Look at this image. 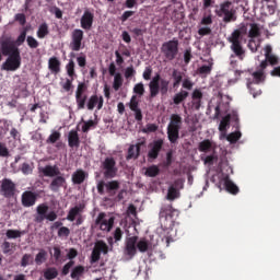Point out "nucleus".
I'll return each instance as SVG.
<instances>
[{
	"label": "nucleus",
	"mask_w": 280,
	"mask_h": 280,
	"mask_svg": "<svg viewBox=\"0 0 280 280\" xmlns=\"http://www.w3.org/2000/svg\"><path fill=\"white\" fill-rule=\"evenodd\" d=\"M3 56H8L5 61L1 65V71H16L21 69V49L12 37H4L0 39V62Z\"/></svg>",
	"instance_id": "1"
},
{
	"label": "nucleus",
	"mask_w": 280,
	"mask_h": 280,
	"mask_svg": "<svg viewBox=\"0 0 280 280\" xmlns=\"http://www.w3.org/2000/svg\"><path fill=\"white\" fill-rule=\"evenodd\" d=\"M180 128H183V117L178 114L171 115V120L166 128V135L170 143H177L180 139Z\"/></svg>",
	"instance_id": "2"
},
{
	"label": "nucleus",
	"mask_w": 280,
	"mask_h": 280,
	"mask_svg": "<svg viewBox=\"0 0 280 280\" xmlns=\"http://www.w3.org/2000/svg\"><path fill=\"white\" fill-rule=\"evenodd\" d=\"M242 36H244V30L237 28L228 39L229 43H231L230 49L238 60H244V58H246V50L244 49V46H242Z\"/></svg>",
	"instance_id": "3"
},
{
	"label": "nucleus",
	"mask_w": 280,
	"mask_h": 280,
	"mask_svg": "<svg viewBox=\"0 0 280 280\" xmlns=\"http://www.w3.org/2000/svg\"><path fill=\"white\" fill-rule=\"evenodd\" d=\"M178 46L179 42L176 37L162 44L161 54L164 56L166 62H172V60H176V58H178Z\"/></svg>",
	"instance_id": "4"
},
{
	"label": "nucleus",
	"mask_w": 280,
	"mask_h": 280,
	"mask_svg": "<svg viewBox=\"0 0 280 280\" xmlns=\"http://www.w3.org/2000/svg\"><path fill=\"white\" fill-rule=\"evenodd\" d=\"M219 16H223L224 23H233V21L237 20L235 16V8H233V2L224 1L220 4V9L215 11Z\"/></svg>",
	"instance_id": "5"
},
{
	"label": "nucleus",
	"mask_w": 280,
	"mask_h": 280,
	"mask_svg": "<svg viewBox=\"0 0 280 280\" xmlns=\"http://www.w3.org/2000/svg\"><path fill=\"white\" fill-rule=\"evenodd\" d=\"M49 211V206L47 203H40L36 208V217H35V222L40 223L45 222V220H48L49 222H56L58 220V214L56 211Z\"/></svg>",
	"instance_id": "6"
},
{
	"label": "nucleus",
	"mask_w": 280,
	"mask_h": 280,
	"mask_svg": "<svg viewBox=\"0 0 280 280\" xmlns=\"http://www.w3.org/2000/svg\"><path fill=\"white\" fill-rule=\"evenodd\" d=\"M101 168L103 170L104 178H115L117 176V172H119L117 168V161H115V158L113 156L105 158L101 163Z\"/></svg>",
	"instance_id": "7"
},
{
	"label": "nucleus",
	"mask_w": 280,
	"mask_h": 280,
	"mask_svg": "<svg viewBox=\"0 0 280 280\" xmlns=\"http://www.w3.org/2000/svg\"><path fill=\"white\" fill-rule=\"evenodd\" d=\"M120 187L119 180H110V182H104L101 180L97 183L96 189L100 196H104L105 191L104 188L106 189V194L108 196L113 197L117 194L118 189Z\"/></svg>",
	"instance_id": "8"
},
{
	"label": "nucleus",
	"mask_w": 280,
	"mask_h": 280,
	"mask_svg": "<svg viewBox=\"0 0 280 280\" xmlns=\"http://www.w3.org/2000/svg\"><path fill=\"white\" fill-rule=\"evenodd\" d=\"M95 226H100V230L105 233H110L115 226V217L106 219V212H101L95 219Z\"/></svg>",
	"instance_id": "9"
},
{
	"label": "nucleus",
	"mask_w": 280,
	"mask_h": 280,
	"mask_svg": "<svg viewBox=\"0 0 280 280\" xmlns=\"http://www.w3.org/2000/svg\"><path fill=\"white\" fill-rule=\"evenodd\" d=\"M254 81L247 84L249 92L253 97H257V95H261V89H259L260 82H264L266 77L264 75V70H258L253 73Z\"/></svg>",
	"instance_id": "10"
},
{
	"label": "nucleus",
	"mask_w": 280,
	"mask_h": 280,
	"mask_svg": "<svg viewBox=\"0 0 280 280\" xmlns=\"http://www.w3.org/2000/svg\"><path fill=\"white\" fill-rule=\"evenodd\" d=\"M178 218V210L172 205H164L160 210V220L168 222V226H174V221Z\"/></svg>",
	"instance_id": "11"
},
{
	"label": "nucleus",
	"mask_w": 280,
	"mask_h": 280,
	"mask_svg": "<svg viewBox=\"0 0 280 280\" xmlns=\"http://www.w3.org/2000/svg\"><path fill=\"white\" fill-rule=\"evenodd\" d=\"M103 255H108V245L104 241H97L91 254V264H97Z\"/></svg>",
	"instance_id": "12"
},
{
	"label": "nucleus",
	"mask_w": 280,
	"mask_h": 280,
	"mask_svg": "<svg viewBox=\"0 0 280 280\" xmlns=\"http://www.w3.org/2000/svg\"><path fill=\"white\" fill-rule=\"evenodd\" d=\"M82 40H84V31L75 28L71 34V42L69 45L71 51H80V49H84Z\"/></svg>",
	"instance_id": "13"
},
{
	"label": "nucleus",
	"mask_w": 280,
	"mask_h": 280,
	"mask_svg": "<svg viewBox=\"0 0 280 280\" xmlns=\"http://www.w3.org/2000/svg\"><path fill=\"white\" fill-rule=\"evenodd\" d=\"M0 194L4 198H13L16 194V184L10 178H3L0 186Z\"/></svg>",
	"instance_id": "14"
},
{
	"label": "nucleus",
	"mask_w": 280,
	"mask_h": 280,
	"mask_svg": "<svg viewBox=\"0 0 280 280\" xmlns=\"http://www.w3.org/2000/svg\"><path fill=\"white\" fill-rule=\"evenodd\" d=\"M163 150V139L154 140L149 144L148 159L149 161H155L159 159V154Z\"/></svg>",
	"instance_id": "15"
},
{
	"label": "nucleus",
	"mask_w": 280,
	"mask_h": 280,
	"mask_svg": "<svg viewBox=\"0 0 280 280\" xmlns=\"http://www.w3.org/2000/svg\"><path fill=\"white\" fill-rule=\"evenodd\" d=\"M137 242H139V236H130L126 238L125 242V255L132 259L137 255Z\"/></svg>",
	"instance_id": "16"
},
{
	"label": "nucleus",
	"mask_w": 280,
	"mask_h": 280,
	"mask_svg": "<svg viewBox=\"0 0 280 280\" xmlns=\"http://www.w3.org/2000/svg\"><path fill=\"white\" fill-rule=\"evenodd\" d=\"M95 106H97V110H102L104 108V97L97 94H93L90 96L86 103L88 110H94Z\"/></svg>",
	"instance_id": "17"
},
{
	"label": "nucleus",
	"mask_w": 280,
	"mask_h": 280,
	"mask_svg": "<svg viewBox=\"0 0 280 280\" xmlns=\"http://www.w3.org/2000/svg\"><path fill=\"white\" fill-rule=\"evenodd\" d=\"M38 199V195L32 190H25L22 194V205L24 207H34L36 205V200Z\"/></svg>",
	"instance_id": "18"
},
{
	"label": "nucleus",
	"mask_w": 280,
	"mask_h": 280,
	"mask_svg": "<svg viewBox=\"0 0 280 280\" xmlns=\"http://www.w3.org/2000/svg\"><path fill=\"white\" fill-rule=\"evenodd\" d=\"M67 185V178L62 175H57L55 178H52L51 183L49 184L50 191H54L55 194H58L60 191V188L65 187Z\"/></svg>",
	"instance_id": "19"
},
{
	"label": "nucleus",
	"mask_w": 280,
	"mask_h": 280,
	"mask_svg": "<svg viewBox=\"0 0 280 280\" xmlns=\"http://www.w3.org/2000/svg\"><path fill=\"white\" fill-rule=\"evenodd\" d=\"M94 19H95V15L91 11L85 10L81 18L82 30H91V27H93Z\"/></svg>",
	"instance_id": "20"
},
{
	"label": "nucleus",
	"mask_w": 280,
	"mask_h": 280,
	"mask_svg": "<svg viewBox=\"0 0 280 280\" xmlns=\"http://www.w3.org/2000/svg\"><path fill=\"white\" fill-rule=\"evenodd\" d=\"M161 74H156L152 78V80L149 83V91H150V97L154 98L156 95H159V84L161 82Z\"/></svg>",
	"instance_id": "21"
},
{
	"label": "nucleus",
	"mask_w": 280,
	"mask_h": 280,
	"mask_svg": "<svg viewBox=\"0 0 280 280\" xmlns=\"http://www.w3.org/2000/svg\"><path fill=\"white\" fill-rule=\"evenodd\" d=\"M39 172L44 174V176H48L49 178H55L56 176H60V168L57 165H46L45 167L39 168Z\"/></svg>",
	"instance_id": "22"
},
{
	"label": "nucleus",
	"mask_w": 280,
	"mask_h": 280,
	"mask_svg": "<svg viewBox=\"0 0 280 280\" xmlns=\"http://www.w3.org/2000/svg\"><path fill=\"white\" fill-rule=\"evenodd\" d=\"M191 100L192 108L195 110H200V106H202V91H200L199 89L194 90L191 94Z\"/></svg>",
	"instance_id": "23"
},
{
	"label": "nucleus",
	"mask_w": 280,
	"mask_h": 280,
	"mask_svg": "<svg viewBox=\"0 0 280 280\" xmlns=\"http://www.w3.org/2000/svg\"><path fill=\"white\" fill-rule=\"evenodd\" d=\"M261 4V10L265 14H275L277 7L272 3V0H257Z\"/></svg>",
	"instance_id": "24"
},
{
	"label": "nucleus",
	"mask_w": 280,
	"mask_h": 280,
	"mask_svg": "<svg viewBox=\"0 0 280 280\" xmlns=\"http://www.w3.org/2000/svg\"><path fill=\"white\" fill-rule=\"evenodd\" d=\"M68 145L69 148H80V135L78 130H70L68 133Z\"/></svg>",
	"instance_id": "25"
},
{
	"label": "nucleus",
	"mask_w": 280,
	"mask_h": 280,
	"mask_svg": "<svg viewBox=\"0 0 280 280\" xmlns=\"http://www.w3.org/2000/svg\"><path fill=\"white\" fill-rule=\"evenodd\" d=\"M88 176H89V174H86V172H84V170H82V168L77 170L72 174L73 185H82V183H84V180H86Z\"/></svg>",
	"instance_id": "26"
},
{
	"label": "nucleus",
	"mask_w": 280,
	"mask_h": 280,
	"mask_svg": "<svg viewBox=\"0 0 280 280\" xmlns=\"http://www.w3.org/2000/svg\"><path fill=\"white\" fill-rule=\"evenodd\" d=\"M61 62L58 57H50L48 60V69L54 75H58L60 72Z\"/></svg>",
	"instance_id": "27"
},
{
	"label": "nucleus",
	"mask_w": 280,
	"mask_h": 280,
	"mask_svg": "<svg viewBox=\"0 0 280 280\" xmlns=\"http://www.w3.org/2000/svg\"><path fill=\"white\" fill-rule=\"evenodd\" d=\"M198 150L199 152H203L205 154H207L208 152H211V150L215 152V144H213L211 140L205 139L201 142H199Z\"/></svg>",
	"instance_id": "28"
},
{
	"label": "nucleus",
	"mask_w": 280,
	"mask_h": 280,
	"mask_svg": "<svg viewBox=\"0 0 280 280\" xmlns=\"http://www.w3.org/2000/svg\"><path fill=\"white\" fill-rule=\"evenodd\" d=\"M86 272V268L82 265H78L72 268L70 277L73 280H80L84 277V273Z\"/></svg>",
	"instance_id": "29"
},
{
	"label": "nucleus",
	"mask_w": 280,
	"mask_h": 280,
	"mask_svg": "<svg viewBox=\"0 0 280 280\" xmlns=\"http://www.w3.org/2000/svg\"><path fill=\"white\" fill-rule=\"evenodd\" d=\"M224 186L229 194H232L233 196H237V194H240V187H237V185H235L233 180L225 178Z\"/></svg>",
	"instance_id": "30"
},
{
	"label": "nucleus",
	"mask_w": 280,
	"mask_h": 280,
	"mask_svg": "<svg viewBox=\"0 0 280 280\" xmlns=\"http://www.w3.org/2000/svg\"><path fill=\"white\" fill-rule=\"evenodd\" d=\"M141 156V151L137 149L135 144H130L127 151V161H131V159H139Z\"/></svg>",
	"instance_id": "31"
},
{
	"label": "nucleus",
	"mask_w": 280,
	"mask_h": 280,
	"mask_svg": "<svg viewBox=\"0 0 280 280\" xmlns=\"http://www.w3.org/2000/svg\"><path fill=\"white\" fill-rule=\"evenodd\" d=\"M88 100H89V95L86 94L75 95V103H77L78 110H84L86 108Z\"/></svg>",
	"instance_id": "32"
},
{
	"label": "nucleus",
	"mask_w": 280,
	"mask_h": 280,
	"mask_svg": "<svg viewBox=\"0 0 280 280\" xmlns=\"http://www.w3.org/2000/svg\"><path fill=\"white\" fill-rule=\"evenodd\" d=\"M226 139L230 143H235L238 139H242L241 131H234L226 136V133H222L220 139Z\"/></svg>",
	"instance_id": "33"
},
{
	"label": "nucleus",
	"mask_w": 280,
	"mask_h": 280,
	"mask_svg": "<svg viewBox=\"0 0 280 280\" xmlns=\"http://www.w3.org/2000/svg\"><path fill=\"white\" fill-rule=\"evenodd\" d=\"M150 241H148L147 238H140L139 241H137V248L139 253H148V250H150Z\"/></svg>",
	"instance_id": "34"
},
{
	"label": "nucleus",
	"mask_w": 280,
	"mask_h": 280,
	"mask_svg": "<svg viewBox=\"0 0 280 280\" xmlns=\"http://www.w3.org/2000/svg\"><path fill=\"white\" fill-rule=\"evenodd\" d=\"M172 78L174 80L173 89H178V86H180V82H183V72L174 69L172 72Z\"/></svg>",
	"instance_id": "35"
},
{
	"label": "nucleus",
	"mask_w": 280,
	"mask_h": 280,
	"mask_svg": "<svg viewBox=\"0 0 280 280\" xmlns=\"http://www.w3.org/2000/svg\"><path fill=\"white\" fill-rule=\"evenodd\" d=\"M188 97H189V92L180 91L177 94H175V96L173 97V102L174 104H176V106H178V104H183V102H185V100H187Z\"/></svg>",
	"instance_id": "36"
},
{
	"label": "nucleus",
	"mask_w": 280,
	"mask_h": 280,
	"mask_svg": "<svg viewBox=\"0 0 280 280\" xmlns=\"http://www.w3.org/2000/svg\"><path fill=\"white\" fill-rule=\"evenodd\" d=\"M66 71L70 79L75 80V61H73V59H70L66 65Z\"/></svg>",
	"instance_id": "37"
},
{
	"label": "nucleus",
	"mask_w": 280,
	"mask_h": 280,
	"mask_svg": "<svg viewBox=\"0 0 280 280\" xmlns=\"http://www.w3.org/2000/svg\"><path fill=\"white\" fill-rule=\"evenodd\" d=\"M49 36V25L47 23H42L37 30V38H45Z\"/></svg>",
	"instance_id": "38"
},
{
	"label": "nucleus",
	"mask_w": 280,
	"mask_h": 280,
	"mask_svg": "<svg viewBox=\"0 0 280 280\" xmlns=\"http://www.w3.org/2000/svg\"><path fill=\"white\" fill-rule=\"evenodd\" d=\"M161 174V168H159L156 165H151L145 168L144 175H147L149 178H156Z\"/></svg>",
	"instance_id": "39"
},
{
	"label": "nucleus",
	"mask_w": 280,
	"mask_h": 280,
	"mask_svg": "<svg viewBox=\"0 0 280 280\" xmlns=\"http://www.w3.org/2000/svg\"><path fill=\"white\" fill-rule=\"evenodd\" d=\"M229 126H231V114H228L221 119L219 125L220 132L226 133V128H229Z\"/></svg>",
	"instance_id": "40"
},
{
	"label": "nucleus",
	"mask_w": 280,
	"mask_h": 280,
	"mask_svg": "<svg viewBox=\"0 0 280 280\" xmlns=\"http://www.w3.org/2000/svg\"><path fill=\"white\" fill-rule=\"evenodd\" d=\"M8 240H19L22 235H25V231H19V230H8L5 232Z\"/></svg>",
	"instance_id": "41"
},
{
	"label": "nucleus",
	"mask_w": 280,
	"mask_h": 280,
	"mask_svg": "<svg viewBox=\"0 0 280 280\" xmlns=\"http://www.w3.org/2000/svg\"><path fill=\"white\" fill-rule=\"evenodd\" d=\"M47 261V252L45 249H40L39 253L35 256V264L37 266H43Z\"/></svg>",
	"instance_id": "42"
},
{
	"label": "nucleus",
	"mask_w": 280,
	"mask_h": 280,
	"mask_svg": "<svg viewBox=\"0 0 280 280\" xmlns=\"http://www.w3.org/2000/svg\"><path fill=\"white\" fill-rule=\"evenodd\" d=\"M44 277L47 280H52L58 277V269L56 267H49L44 271Z\"/></svg>",
	"instance_id": "43"
},
{
	"label": "nucleus",
	"mask_w": 280,
	"mask_h": 280,
	"mask_svg": "<svg viewBox=\"0 0 280 280\" xmlns=\"http://www.w3.org/2000/svg\"><path fill=\"white\" fill-rule=\"evenodd\" d=\"M170 91V81L165 79H161L159 83V93L161 95H167V92Z\"/></svg>",
	"instance_id": "44"
},
{
	"label": "nucleus",
	"mask_w": 280,
	"mask_h": 280,
	"mask_svg": "<svg viewBox=\"0 0 280 280\" xmlns=\"http://www.w3.org/2000/svg\"><path fill=\"white\" fill-rule=\"evenodd\" d=\"M81 211H82V209H80V207H78V206L73 207L68 212L67 220H69V222H74L75 218H78V215H80Z\"/></svg>",
	"instance_id": "45"
},
{
	"label": "nucleus",
	"mask_w": 280,
	"mask_h": 280,
	"mask_svg": "<svg viewBox=\"0 0 280 280\" xmlns=\"http://www.w3.org/2000/svg\"><path fill=\"white\" fill-rule=\"evenodd\" d=\"M62 135L60 131H52L51 135L47 138L46 143L54 145V143H58Z\"/></svg>",
	"instance_id": "46"
},
{
	"label": "nucleus",
	"mask_w": 280,
	"mask_h": 280,
	"mask_svg": "<svg viewBox=\"0 0 280 280\" xmlns=\"http://www.w3.org/2000/svg\"><path fill=\"white\" fill-rule=\"evenodd\" d=\"M124 85V77H121V73H116L114 77V83L113 89L115 91H118Z\"/></svg>",
	"instance_id": "47"
},
{
	"label": "nucleus",
	"mask_w": 280,
	"mask_h": 280,
	"mask_svg": "<svg viewBox=\"0 0 280 280\" xmlns=\"http://www.w3.org/2000/svg\"><path fill=\"white\" fill-rule=\"evenodd\" d=\"M249 38H257L261 36V32L259 31V25L253 23L250 24V30L248 33Z\"/></svg>",
	"instance_id": "48"
},
{
	"label": "nucleus",
	"mask_w": 280,
	"mask_h": 280,
	"mask_svg": "<svg viewBox=\"0 0 280 280\" xmlns=\"http://www.w3.org/2000/svg\"><path fill=\"white\" fill-rule=\"evenodd\" d=\"M83 126H82V132H89L92 128H96L97 122L95 120H84L82 119Z\"/></svg>",
	"instance_id": "49"
},
{
	"label": "nucleus",
	"mask_w": 280,
	"mask_h": 280,
	"mask_svg": "<svg viewBox=\"0 0 280 280\" xmlns=\"http://www.w3.org/2000/svg\"><path fill=\"white\" fill-rule=\"evenodd\" d=\"M30 264H34V257L32 256V254H24L21 259L22 268H27Z\"/></svg>",
	"instance_id": "50"
},
{
	"label": "nucleus",
	"mask_w": 280,
	"mask_h": 280,
	"mask_svg": "<svg viewBox=\"0 0 280 280\" xmlns=\"http://www.w3.org/2000/svg\"><path fill=\"white\" fill-rule=\"evenodd\" d=\"M179 194L180 192L178 190H176L174 187L170 186L168 190H167L166 198H167V200H176V198H178Z\"/></svg>",
	"instance_id": "51"
},
{
	"label": "nucleus",
	"mask_w": 280,
	"mask_h": 280,
	"mask_svg": "<svg viewBox=\"0 0 280 280\" xmlns=\"http://www.w3.org/2000/svg\"><path fill=\"white\" fill-rule=\"evenodd\" d=\"M213 70V65L210 63L209 66H201L198 68L199 75H209L211 71Z\"/></svg>",
	"instance_id": "52"
},
{
	"label": "nucleus",
	"mask_w": 280,
	"mask_h": 280,
	"mask_svg": "<svg viewBox=\"0 0 280 280\" xmlns=\"http://www.w3.org/2000/svg\"><path fill=\"white\" fill-rule=\"evenodd\" d=\"M73 266H75V261H73V260L68 261V262L62 267V270H61L62 277H67V275H69V272H71V268H73Z\"/></svg>",
	"instance_id": "53"
},
{
	"label": "nucleus",
	"mask_w": 280,
	"mask_h": 280,
	"mask_svg": "<svg viewBox=\"0 0 280 280\" xmlns=\"http://www.w3.org/2000/svg\"><path fill=\"white\" fill-rule=\"evenodd\" d=\"M89 86L84 82H80L77 86L75 95H86Z\"/></svg>",
	"instance_id": "54"
},
{
	"label": "nucleus",
	"mask_w": 280,
	"mask_h": 280,
	"mask_svg": "<svg viewBox=\"0 0 280 280\" xmlns=\"http://www.w3.org/2000/svg\"><path fill=\"white\" fill-rule=\"evenodd\" d=\"M26 43L30 47V49H38V45H40L34 36H27Z\"/></svg>",
	"instance_id": "55"
},
{
	"label": "nucleus",
	"mask_w": 280,
	"mask_h": 280,
	"mask_svg": "<svg viewBox=\"0 0 280 280\" xmlns=\"http://www.w3.org/2000/svg\"><path fill=\"white\" fill-rule=\"evenodd\" d=\"M0 156L2 159H8V156H10V150L8 149L5 142H0Z\"/></svg>",
	"instance_id": "56"
},
{
	"label": "nucleus",
	"mask_w": 280,
	"mask_h": 280,
	"mask_svg": "<svg viewBox=\"0 0 280 280\" xmlns=\"http://www.w3.org/2000/svg\"><path fill=\"white\" fill-rule=\"evenodd\" d=\"M159 130V126L156 124H148L145 128L142 129V132L144 135H148L150 132H156Z\"/></svg>",
	"instance_id": "57"
},
{
	"label": "nucleus",
	"mask_w": 280,
	"mask_h": 280,
	"mask_svg": "<svg viewBox=\"0 0 280 280\" xmlns=\"http://www.w3.org/2000/svg\"><path fill=\"white\" fill-rule=\"evenodd\" d=\"M73 80L74 79H66V82L61 83V88L63 89V91L69 93V91L73 89Z\"/></svg>",
	"instance_id": "58"
},
{
	"label": "nucleus",
	"mask_w": 280,
	"mask_h": 280,
	"mask_svg": "<svg viewBox=\"0 0 280 280\" xmlns=\"http://www.w3.org/2000/svg\"><path fill=\"white\" fill-rule=\"evenodd\" d=\"M71 235V230L67 226H61L58 230V237H69Z\"/></svg>",
	"instance_id": "59"
},
{
	"label": "nucleus",
	"mask_w": 280,
	"mask_h": 280,
	"mask_svg": "<svg viewBox=\"0 0 280 280\" xmlns=\"http://www.w3.org/2000/svg\"><path fill=\"white\" fill-rule=\"evenodd\" d=\"M113 235H114V240L116 243L121 242V240L124 237V231L121 230V228H116Z\"/></svg>",
	"instance_id": "60"
},
{
	"label": "nucleus",
	"mask_w": 280,
	"mask_h": 280,
	"mask_svg": "<svg viewBox=\"0 0 280 280\" xmlns=\"http://www.w3.org/2000/svg\"><path fill=\"white\" fill-rule=\"evenodd\" d=\"M133 93H136V95H143L145 93V88L143 85V83H138L133 86Z\"/></svg>",
	"instance_id": "61"
},
{
	"label": "nucleus",
	"mask_w": 280,
	"mask_h": 280,
	"mask_svg": "<svg viewBox=\"0 0 280 280\" xmlns=\"http://www.w3.org/2000/svg\"><path fill=\"white\" fill-rule=\"evenodd\" d=\"M247 47L253 54H255L257 49H259V43H257L255 39H249Z\"/></svg>",
	"instance_id": "62"
},
{
	"label": "nucleus",
	"mask_w": 280,
	"mask_h": 280,
	"mask_svg": "<svg viewBox=\"0 0 280 280\" xmlns=\"http://www.w3.org/2000/svg\"><path fill=\"white\" fill-rule=\"evenodd\" d=\"M14 21L20 23V25H25V23H27V18H25L24 13H18L14 16Z\"/></svg>",
	"instance_id": "63"
},
{
	"label": "nucleus",
	"mask_w": 280,
	"mask_h": 280,
	"mask_svg": "<svg viewBox=\"0 0 280 280\" xmlns=\"http://www.w3.org/2000/svg\"><path fill=\"white\" fill-rule=\"evenodd\" d=\"M200 24L201 25H212L213 24V15H211V14L203 15Z\"/></svg>",
	"instance_id": "64"
}]
</instances>
